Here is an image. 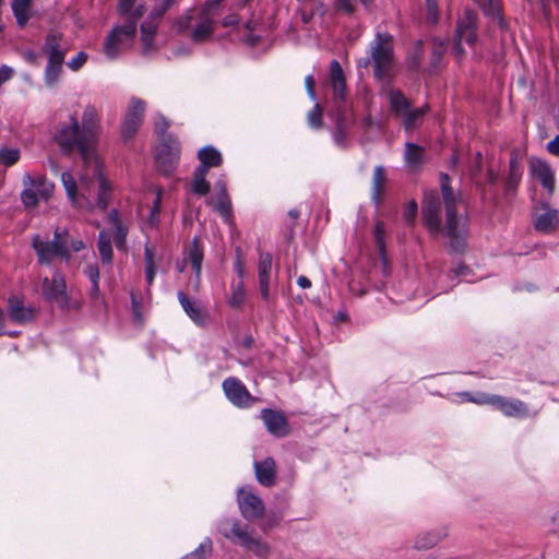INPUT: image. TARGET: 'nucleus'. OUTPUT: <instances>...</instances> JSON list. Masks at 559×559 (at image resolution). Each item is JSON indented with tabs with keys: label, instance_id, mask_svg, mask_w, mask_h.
Listing matches in <instances>:
<instances>
[{
	"label": "nucleus",
	"instance_id": "nucleus-1",
	"mask_svg": "<svg viewBox=\"0 0 559 559\" xmlns=\"http://www.w3.org/2000/svg\"><path fill=\"white\" fill-rule=\"evenodd\" d=\"M100 133V115L94 105H86L81 121L76 116H70L69 121L61 123L53 136L63 154L78 151L83 160L80 188L70 173H63L61 181L72 205L86 211L95 207L105 211L112 194V185L105 177L103 162L97 154Z\"/></svg>",
	"mask_w": 559,
	"mask_h": 559
},
{
	"label": "nucleus",
	"instance_id": "nucleus-2",
	"mask_svg": "<svg viewBox=\"0 0 559 559\" xmlns=\"http://www.w3.org/2000/svg\"><path fill=\"white\" fill-rule=\"evenodd\" d=\"M441 192L445 211V225L441 224L442 203L437 192H426L421 214L425 226L432 236L440 234L450 238V248L457 253H462L466 247L465 233L459 228L456 205L462 201L461 193H455L450 186V178L447 174H441Z\"/></svg>",
	"mask_w": 559,
	"mask_h": 559
},
{
	"label": "nucleus",
	"instance_id": "nucleus-3",
	"mask_svg": "<svg viewBox=\"0 0 559 559\" xmlns=\"http://www.w3.org/2000/svg\"><path fill=\"white\" fill-rule=\"evenodd\" d=\"M370 58L359 60V67L373 66V74L378 80L390 76L394 68L393 36L388 32H378L369 46Z\"/></svg>",
	"mask_w": 559,
	"mask_h": 559
},
{
	"label": "nucleus",
	"instance_id": "nucleus-4",
	"mask_svg": "<svg viewBox=\"0 0 559 559\" xmlns=\"http://www.w3.org/2000/svg\"><path fill=\"white\" fill-rule=\"evenodd\" d=\"M177 33L190 29V38L194 43H204L211 38L215 31V20L197 13L195 8L189 9L179 16L174 24Z\"/></svg>",
	"mask_w": 559,
	"mask_h": 559
},
{
	"label": "nucleus",
	"instance_id": "nucleus-5",
	"mask_svg": "<svg viewBox=\"0 0 559 559\" xmlns=\"http://www.w3.org/2000/svg\"><path fill=\"white\" fill-rule=\"evenodd\" d=\"M23 186L21 201L27 210L35 209L41 201L47 202L55 190V185L43 175H24Z\"/></svg>",
	"mask_w": 559,
	"mask_h": 559
},
{
	"label": "nucleus",
	"instance_id": "nucleus-6",
	"mask_svg": "<svg viewBox=\"0 0 559 559\" xmlns=\"http://www.w3.org/2000/svg\"><path fill=\"white\" fill-rule=\"evenodd\" d=\"M43 296L55 302L60 309H79L81 304L72 300L67 292L66 278L60 272H55L51 278L45 277L41 284Z\"/></svg>",
	"mask_w": 559,
	"mask_h": 559
},
{
	"label": "nucleus",
	"instance_id": "nucleus-7",
	"mask_svg": "<svg viewBox=\"0 0 559 559\" xmlns=\"http://www.w3.org/2000/svg\"><path fill=\"white\" fill-rule=\"evenodd\" d=\"M478 15L475 11L466 9L463 15L457 20L453 52L461 59L464 56L462 43L465 41L469 46H474L477 40Z\"/></svg>",
	"mask_w": 559,
	"mask_h": 559
},
{
	"label": "nucleus",
	"instance_id": "nucleus-8",
	"mask_svg": "<svg viewBox=\"0 0 559 559\" xmlns=\"http://www.w3.org/2000/svg\"><path fill=\"white\" fill-rule=\"evenodd\" d=\"M32 246L36 251L38 262L41 264L50 263L56 257H62L67 260L70 259V252L67 242L62 238L58 228L55 230L53 240L44 241L38 235H35L32 239Z\"/></svg>",
	"mask_w": 559,
	"mask_h": 559
},
{
	"label": "nucleus",
	"instance_id": "nucleus-9",
	"mask_svg": "<svg viewBox=\"0 0 559 559\" xmlns=\"http://www.w3.org/2000/svg\"><path fill=\"white\" fill-rule=\"evenodd\" d=\"M135 35L134 21H127L124 25L114 27L104 43L105 55L110 59L116 58L123 48L132 44Z\"/></svg>",
	"mask_w": 559,
	"mask_h": 559
},
{
	"label": "nucleus",
	"instance_id": "nucleus-10",
	"mask_svg": "<svg viewBox=\"0 0 559 559\" xmlns=\"http://www.w3.org/2000/svg\"><path fill=\"white\" fill-rule=\"evenodd\" d=\"M145 107L144 100L136 97L131 98L121 126L120 134L123 142L130 141L136 134L143 122Z\"/></svg>",
	"mask_w": 559,
	"mask_h": 559
},
{
	"label": "nucleus",
	"instance_id": "nucleus-11",
	"mask_svg": "<svg viewBox=\"0 0 559 559\" xmlns=\"http://www.w3.org/2000/svg\"><path fill=\"white\" fill-rule=\"evenodd\" d=\"M222 386L227 399L238 407H248L257 402V397L252 396L237 378L229 377L225 379Z\"/></svg>",
	"mask_w": 559,
	"mask_h": 559
},
{
	"label": "nucleus",
	"instance_id": "nucleus-12",
	"mask_svg": "<svg viewBox=\"0 0 559 559\" xmlns=\"http://www.w3.org/2000/svg\"><path fill=\"white\" fill-rule=\"evenodd\" d=\"M260 418L264 423L266 430L277 438L286 437L290 433V427L285 414L282 411L263 408Z\"/></svg>",
	"mask_w": 559,
	"mask_h": 559
},
{
	"label": "nucleus",
	"instance_id": "nucleus-13",
	"mask_svg": "<svg viewBox=\"0 0 559 559\" xmlns=\"http://www.w3.org/2000/svg\"><path fill=\"white\" fill-rule=\"evenodd\" d=\"M219 532L224 537L238 543L243 548H247L254 538L238 520H223L219 524Z\"/></svg>",
	"mask_w": 559,
	"mask_h": 559
},
{
	"label": "nucleus",
	"instance_id": "nucleus-14",
	"mask_svg": "<svg viewBox=\"0 0 559 559\" xmlns=\"http://www.w3.org/2000/svg\"><path fill=\"white\" fill-rule=\"evenodd\" d=\"M481 402H489V405L496 406L508 417H526L528 416L527 405L520 400H509L501 395H491Z\"/></svg>",
	"mask_w": 559,
	"mask_h": 559
},
{
	"label": "nucleus",
	"instance_id": "nucleus-15",
	"mask_svg": "<svg viewBox=\"0 0 559 559\" xmlns=\"http://www.w3.org/2000/svg\"><path fill=\"white\" fill-rule=\"evenodd\" d=\"M181 151L180 142L175 136H169V143L163 144L162 151L156 156L158 168L164 174H169L179 159Z\"/></svg>",
	"mask_w": 559,
	"mask_h": 559
},
{
	"label": "nucleus",
	"instance_id": "nucleus-16",
	"mask_svg": "<svg viewBox=\"0 0 559 559\" xmlns=\"http://www.w3.org/2000/svg\"><path fill=\"white\" fill-rule=\"evenodd\" d=\"M37 310L34 307H27L21 297L14 295L8 299V314L9 318L17 323L25 324L33 321L36 317Z\"/></svg>",
	"mask_w": 559,
	"mask_h": 559
},
{
	"label": "nucleus",
	"instance_id": "nucleus-17",
	"mask_svg": "<svg viewBox=\"0 0 559 559\" xmlns=\"http://www.w3.org/2000/svg\"><path fill=\"white\" fill-rule=\"evenodd\" d=\"M241 514L247 520H255L262 516L264 512V503L260 497L241 491L238 499Z\"/></svg>",
	"mask_w": 559,
	"mask_h": 559
},
{
	"label": "nucleus",
	"instance_id": "nucleus-18",
	"mask_svg": "<svg viewBox=\"0 0 559 559\" xmlns=\"http://www.w3.org/2000/svg\"><path fill=\"white\" fill-rule=\"evenodd\" d=\"M448 537L447 526H439L429 531L420 532L414 539V548L417 550H429Z\"/></svg>",
	"mask_w": 559,
	"mask_h": 559
},
{
	"label": "nucleus",
	"instance_id": "nucleus-19",
	"mask_svg": "<svg viewBox=\"0 0 559 559\" xmlns=\"http://www.w3.org/2000/svg\"><path fill=\"white\" fill-rule=\"evenodd\" d=\"M257 480L264 487H272L276 483V463L273 457L257 461L253 464Z\"/></svg>",
	"mask_w": 559,
	"mask_h": 559
},
{
	"label": "nucleus",
	"instance_id": "nucleus-20",
	"mask_svg": "<svg viewBox=\"0 0 559 559\" xmlns=\"http://www.w3.org/2000/svg\"><path fill=\"white\" fill-rule=\"evenodd\" d=\"M530 168L532 176L538 179L542 186L551 194L555 190V176L550 166L546 162L535 158L531 160Z\"/></svg>",
	"mask_w": 559,
	"mask_h": 559
},
{
	"label": "nucleus",
	"instance_id": "nucleus-21",
	"mask_svg": "<svg viewBox=\"0 0 559 559\" xmlns=\"http://www.w3.org/2000/svg\"><path fill=\"white\" fill-rule=\"evenodd\" d=\"M272 269V254L269 252L260 253L258 263L260 294L264 300L270 298V274Z\"/></svg>",
	"mask_w": 559,
	"mask_h": 559
},
{
	"label": "nucleus",
	"instance_id": "nucleus-22",
	"mask_svg": "<svg viewBox=\"0 0 559 559\" xmlns=\"http://www.w3.org/2000/svg\"><path fill=\"white\" fill-rule=\"evenodd\" d=\"M62 34L50 33L47 35L43 50L50 61H64L66 49L61 47Z\"/></svg>",
	"mask_w": 559,
	"mask_h": 559
},
{
	"label": "nucleus",
	"instance_id": "nucleus-23",
	"mask_svg": "<svg viewBox=\"0 0 559 559\" xmlns=\"http://www.w3.org/2000/svg\"><path fill=\"white\" fill-rule=\"evenodd\" d=\"M107 219L109 224L114 227V242L118 250L126 251L127 250V235L128 227H126L120 219L119 213L117 210H112L108 213Z\"/></svg>",
	"mask_w": 559,
	"mask_h": 559
},
{
	"label": "nucleus",
	"instance_id": "nucleus-24",
	"mask_svg": "<svg viewBox=\"0 0 559 559\" xmlns=\"http://www.w3.org/2000/svg\"><path fill=\"white\" fill-rule=\"evenodd\" d=\"M558 223L557 210L545 206L543 207V212L537 214L534 226L538 231L550 233L557 228Z\"/></svg>",
	"mask_w": 559,
	"mask_h": 559
},
{
	"label": "nucleus",
	"instance_id": "nucleus-25",
	"mask_svg": "<svg viewBox=\"0 0 559 559\" xmlns=\"http://www.w3.org/2000/svg\"><path fill=\"white\" fill-rule=\"evenodd\" d=\"M198 157L201 164L197 169L204 170L205 173H209V169L212 167L221 166L223 163L222 154L213 146L201 148L198 153Z\"/></svg>",
	"mask_w": 559,
	"mask_h": 559
},
{
	"label": "nucleus",
	"instance_id": "nucleus-26",
	"mask_svg": "<svg viewBox=\"0 0 559 559\" xmlns=\"http://www.w3.org/2000/svg\"><path fill=\"white\" fill-rule=\"evenodd\" d=\"M178 299L191 320L198 324H203L206 321V312L198 302L190 300L182 292L178 293Z\"/></svg>",
	"mask_w": 559,
	"mask_h": 559
},
{
	"label": "nucleus",
	"instance_id": "nucleus-27",
	"mask_svg": "<svg viewBox=\"0 0 559 559\" xmlns=\"http://www.w3.org/2000/svg\"><path fill=\"white\" fill-rule=\"evenodd\" d=\"M522 170L519 156L515 153L511 154L509 163V174L506 178L507 193L514 192L521 181Z\"/></svg>",
	"mask_w": 559,
	"mask_h": 559
},
{
	"label": "nucleus",
	"instance_id": "nucleus-28",
	"mask_svg": "<svg viewBox=\"0 0 559 559\" xmlns=\"http://www.w3.org/2000/svg\"><path fill=\"white\" fill-rule=\"evenodd\" d=\"M386 174L383 166H377L373 170L371 198L379 205L386 186Z\"/></svg>",
	"mask_w": 559,
	"mask_h": 559
},
{
	"label": "nucleus",
	"instance_id": "nucleus-29",
	"mask_svg": "<svg viewBox=\"0 0 559 559\" xmlns=\"http://www.w3.org/2000/svg\"><path fill=\"white\" fill-rule=\"evenodd\" d=\"M389 103L395 117L402 118L411 109V103L406 96L399 90L389 92Z\"/></svg>",
	"mask_w": 559,
	"mask_h": 559
},
{
	"label": "nucleus",
	"instance_id": "nucleus-30",
	"mask_svg": "<svg viewBox=\"0 0 559 559\" xmlns=\"http://www.w3.org/2000/svg\"><path fill=\"white\" fill-rule=\"evenodd\" d=\"M203 257L204 252L200 238L194 237L188 249V261L191 263L198 281L201 274Z\"/></svg>",
	"mask_w": 559,
	"mask_h": 559
},
{
	"label": "nucleus",
	"instance_id": "nucleus-31",
	"mask_svg": "<svg viewBox=\"0 0 559 559\" xmlns=\"http://www.w3.org/2000/svg\"><path fill=\"white\" fill-rule=\"evenodd\" d=\"M404 157H405V162H406L408 167H411L413 169H417L425 162V151H424V147H421V146H419V145H417L415 143L407 142L405 144Z\"/></svg>",
	"mask_w": 559,
	"mask_h": 559
},
{
	"label": "nucleus",
	"instance_id": "nucleus-32",
	"mask_svg": "<svg viewBox=\"0 0 559 559\" xmlns=\"http://www.w3.org/2000/svg\"><path fill=\"white\" fill-rule=\"evenodd\" d=\"M217 185H218L219 189H218L217 199L214 204V207L226 221H229L231 217L230 198L227 193L225 183L218 182Z\"/></svg>",
	"mask_w": 559,
	"mask_h": 559
},
{
	"label": "nucleus",
	"instance_id": "nucleus-33",
	"mask_svg": "<svg viewBox=\"0 0 559 559\" xmlns=\"http://www.w3.org/2000/svg\"><path fill=\"white\" fill-rule=\"evenodd\" d=\"M429 106L425 105L420 108L416 109H409L405 115L402 117V124L405 128V130H413L419 126V123L423 121L425 115L428 112Z\"/></svg>",
	"mask_w": 559,
	"mask_h": 559
},
{
	"label": "nucleus",
	"instance_id": "nucleus-34",
	"mask_svg": "<svg viewBox=\"0 0 559 559\" xmlns=\"http://www.w3.org/2000/svg\"><path fill=\"white\" fill-rule=\"evenodd\" d=\"M97 248L103 263L110 264L114 258L110 235L102 229L98 235Z\"/></svg>",
	"mask_w": 559,
	"mask_h": 559
},
{
	"label": "nucleus",
	"instance_id": "nucleus-35",
	"mask_svg": "<svg viewBox=\"0 0 559 559\" xmlns=\"http://www.w3.org/2000/svg\"><path fill=\"white\" fill-rule=\"evenodd\" d=\"M32 0H13L12 11L20 27H24L29 20Z\"/></svg>",
	"mask_w": 559,
	"mask_h": 559
},
{
	"label": "nucleus",
	"instance_id": "nucleus-36",
	"mask_svg": "<svg viewBox=\"0 0 559 559\" xmlns=\"http://www.w3.org/2000/svg\"><path fill=\"white\" fill-rule=\"evenodd\" d=\"M486 15L497 20L499 27L506 28V22L500 14V4L498 0H476Z\"/></svg>",
	"mask_w": 559,
	"mask_h": 559
},
{
	"label": "nucleus",
	"instance_id": "nucleus-37",
	"mask_svg": "<svg viewBox=\"0 0 559 559\" xmlns=\"http://www.w3.org/2000/svg\"><path fill=\"white\" fill-rule=\"evenodd\" d=\"M155 253L153 247L150 245H145L144 248V260H145V277L147 281V284L151 285L154 281L155 273H156V266H155Z\"/></svg>",
	"mask_w": 559,
	"mask_h": 559
},
{
	"label": "nucleus",
	"instance_id": "nucleus-38",
	"mask_svg": "<svg viewBox=\"0 0 559 559\" xmlns=\"http://www.w3.org/2000/svg\"><path fill=\"white\" fill-rule=\"evenodd\" d=\"M158 26V22L152 19H147L145 22L141 25V35H142V41L145 46V48H150L153 44L154 36L156 34V29Z\"/></svg>",
	"mask_w": 559,
	"mask_h": 559
},
{
	"label": "nucleus",
	"instance_id": "nucleus-39",
	"mask_svg": "<svg viewBox=\"0 0 559 559\" xmlns=\"http://www.w3.org/2000/svg\"><path fill=\"white\" fill-rule=\"evenodd\" d=\"M207 173L195 169L193 174L192 190L199 195H206L210 191V183L206 181Z\"/></svg>",
	"mask_w": 559,
	"mask_h": 559
},
{
	"label": "nucleus",
	"instance_id": "nucleus-40",
	"mask_svg": "<svg viewBox=\"0 0 559 559\" xmlns=\"http://www.w3.org/2000/svg\"><path fill=\"white\" fill-rule=\"evenodd\" d=\"M64 61H50L48 60V64L45 71V81L48 86H53L61 74L62 64Z\"/></svg>",
	"mask_w": 559,
	"mask_h": 559
},
{
	"label": "nucleus",
	"instance_id": "nucleus-41",
	"mask_svg": "<svg viewBox=\"0 0 559 559\" xmlns=\"http://www.w3.org/2000/svg\"><path fill=\"white\" fill-rule=\"evenodd\" d=\"M246 549L260 558H266L271 552L269 544L257 537L252 539Z\"/></svg>",
	"mask_w": 559,
	"mask_h": 559
},
{
	"label": "nucleus",
	"instance_id": "nucleus-42",
	"mask_svg": "<svg viewBox=\"0 0 559 559\" xmlns=\"http://www.w3.org/2000/svg\"><path fill=\"white\" fill-rule=\"evenodd\" d=\"M354 121L353 114L345 106L338 105L336 110L335 127L349 128Z\"/></svg>",
	"mask_w": 559,
	"mask_h": 559
},
{
	"label": "nucleus",
	"instance_id": "nucleus-43",
	"mask_svg": "<svg viewBox=\"0 0 559 559\" xmlns=\"http://www.w3.org/2000/svg\"><path fill=\"white\" fill-rule=\"evenodd\" d=\"M212 542L206 539L194 551L186 555L183 559H206L212 552Z\"/></svg>",
	"mask_w": 559,
	"mask_h": 559
},
{
	"label": "nucleus",
	"instance_id": "nucleus-44",
	"mask_svg": "<svg viewBox=\"0 0 559 559\" xmlns=\"http://www.w3.org/2000/svg\"><path fill=\"white\" fill-rule=\"evenodd\" d=\"M169 126V121L164 116L157 117L155 121V132L163 142V144L169 143V136H173L167 132Z\"/></svg>",
	"mask_w": 559,
	"mask_h": 559
},
{
	"label": "nucleus",
	"instance_id": "nucleus-45",
	"mask_svg": "<svg viewBox=\"0 0 559 559\" xmlns=\"http://www.w3.org/2000/svg\"><path fill=\"white\" fill-rule=\"evenodd\" d=\"M445 52L444 43L435 38L432 40V51H431V66L437 68L441 62L443 55Z\"/></svg>",
	"mask_w": 559,
	"mask_h": 559
},
{
	"label": "nucleus",
	"instance_id": "nucleus-46",
	"mask_svg": "<svg viewBox=\"0 0 559 559\" xmlns=\"http://www.w3.org/2000/svg\"><path fill=\"white\" fill-rule=\"evenodd\" d=\"M20 158V151L15 148H2L0 150V162L4 166L14 165Z\"/></svg>",
	"mask_w": 559,
	"mask_h": 559
},
{
	"label": "nucleus",
	"instance_id": "nucleus-47",
	"mask_svg": "<svg viewBox=\"0 0 559 559\" xmlns=\"http://www.w3.org/2000/svg\"><path fill=\"white\" fill-rule=\"evenodd\" d=\"M221 0H206L200 9H195L197 13L212 17L215 20L216 9L219 7Z\"/></svg>",
	"mask_w": 559,
	"mask_h": 559
},
{
	"label": "nucleus",
	"instance_id": "nucleus-48",
	"mask_svg": "<svg viewBox=\"0 0 559 559\" xmlns=\"http://www.w3.org/2000/svg\"><path fill=\"white\" fill-rule=\"evenodd\" d=\"M221 0H206L200 9H195L197 13L212 17L215 20L216 9L219 7Z\"/></svg>",
	"mask_w": 559,
	"mask_h": 559
},
{
	"label": "nucleus",
	"instance_id": "nucleus-49",
	"mask_svg": "<svg viewBox=\"0 0 559 559\" xmlns=\"http://www.w3.org/2000/svg\"><path fill=\"white\" fill-rule=\"evenodd\" d=\"M384 223L383 222H377L373 228V237L376 240V243L379 248V251L381 255H384V249H385V242H384Z\"/></svg>",
	"mask_w": 559,
	"mask_h": 559
},
{
	"label": "nucleus",
	"instance_id": "nucleus-50",
	"mask_svg": "<svg viewBox=\"0 0 559 559\" xmlns=\"http://www.w3.org/2000/svg\"><path fill=\"white\" fill-rule=\"evenodd\" d=\"M308 122L314 129H321L323 126L322 108L316 104L312 110L308 114Z\"/></svg>",
	"mask_w": 559,
	"mask_h": 559
},
{
	"label": "nucleus",
	"instance_id": "nucleus-51",
	"mask_svg": "<svg viewBox=\"0 0 559 559\" xmlns=\"http://www.w3.org/2000/svg\"><path fill=\"white\" fill-rule=\"evenodd\" d=\"M345 79L344 71L337 60H332L330 63V74L329 80L330 84H334L336 82H341Z\"/></svg>",
	"mask_w": 559,
	"mask_h": 559
},
{
	"label": "nucleus",
	"instance_id": "nucleus-52",
	"mask_svg": "<svg viewBox=\"0 0 559 559\" xmlns=\"http://www.w3.org/2000/svg\"><path fill=\"white\" fill-rule=\"evenodd\" d=\"M417 203L412 200L408 202L403 211V217L407 224H413L417 215Z\"/></svg>",
	"mask_w": 559,
	"mask_h": 559
},
{
	"label": "nucleus",
	"instance_id": "nucleus-53",
	"mask_svg": "<svg viewBox=\"0 0 559 559\" xmlns=\"http://www.w3.org/2000/svg\"><path fill=\"white\" fill-rule=\"evenodd\" d=\"M427 17L431 23L439 20L438 0H426Z\"/></svg>",
	"mask_w": 559,
	"mask_h": 559
},
{
	"label": "nucleus",
	"instance_id": "nucleus-54",
	"mask_svg": "<svg viewBox=\"0 0 559 559\" xmlns=\"http://www.w3.org/2000/svg\"><path fill=\"white\" fill-rule=\"evenodd\" d=\"M349 128L335 127V131L333 134L335 143L341 147H346L348 145L347 134Z\"/></svg>",
	"mask_w": 559,
	"mask_h": 559
},
{
	"label": "nucleus",
	"instance_id": "nucleus-55",
	"mask_svg": "<svg viewBox=\"0 0 559 559\" xmlns=\"http://www.w3.org/2000/svg\"><path fill=\"white\" fill-rule=\"evenodd\" d=\"M170 8L171 5L164 0L152 10L148 17L158 22Z\"/></svg>",
	"mask_w": 559,
	"mask_h": 559
},
{
	"label": "nucleus",
	"instance_id": "nucleus-56",
	"mask_svg": "<svg viewBox=\"0 0 559 559\" xmlns=\"http://www.w3.org/2000/svg\"><path fill=\"white\" fill-rule=\"evenodd\" d=\"M333 90V95L336 100L344 102L346 97V80H342L341 82H336L331 85Z\"/></svg>",
	"mask_w": 559,
	"mask_h": 559
},
{
	"label": "nucleus",
	"instance_id": "nucleus-57",
	"mask_svg": "<svg viewBox=\"0 0 559 559\" xmlns=\"http://www.w3.org/2000/svg\"><path fill=\"white\" fill-rule=\"evenodd\" d=\"M245 297H246V294H245V290L242 287H237L234 292H233V295L230 297V300H229V304L231 307H240L243 301H245Z\"/></svg>",
	"mask_w": 559,
	"mask_h": 559
},
{
	"label": "nucleus",
	"instance_id": "nucleus-58",
	"mask_svg": "<svg viewBox=\"0 0 559 559\" xmlns=\"http://www.w3.org/2000/svg\"><path fill=\"white\" fill-rule=\"evenodd\" d=\"M87 60V55L83 51L79 52L75 58H73L69 63V68L73 71H78Z\"/></svg>",
	"mask_w": 559,
	"mask_h": 559
},
{
	"label": "nucleus",
	"instance_id": "nucleus-59",
	"mask_svg": "<svg viewBox=\"0 0 559 559\" xmlns=\"http://www.w3.org/2000/svg\"><path fill=\"white\" fill-rule=\"evenodd\" d=\"M459 395L461 397H463L465 401L472 402L475 404H489V402H481V401L485 400L486 397H491L490 394H480L479 396L474 397L469 392H462V393H459Z\"/></svg>",
	"mask_w": 559,
	"mask_h": 559
},
{
	"label": "nucleus",
	"instance_id": "nucleus-60",
	"mask_svg": "<svg viewBox=\"0 0 559 559\" xmlns=\"http://www.w3.org/2000/svg\"><path fill=\"white\" fill-rule=\"evenodd\" d=\"M336 8L345 11L346 13H353L355 11L354 0H336Z\"/></svg>",
	"mask_w": 559,
	"mask_h": 559
},
{
	"label": "nucleus",
	"instance_id": "nucleus-61",
	"mask_svg": "<svg viewBox=\"0 0 559 559\" xmlns=\"http://www.w3.org/2000/svg\"><path fill=\"white\" fill-rule=\"evenodd\" d=\"M85 274L92 283L99 282V269L96 264H91L86 267Z\"/></svg>",
	"mask_w": 559,
	"mask_h": 559
},
{
	"label": "nucleus",
	"instance_id": "nucleus-62",
	"mask_svg": "<svg viewBox=\"0 0 559 559\" xmlns=\"http://www.w3.org/2000/svg\"><path fill=\"white\" fill-rule=\"evenodd\" d=\"M14 74V70L8 66H2L0 68V86L9 81Z\"/></svg>",
	"mask_w": 559,
	"mask_h": 559
},
{
	"label": "nucleus",
	"instance_id": "nucleus-63",
	"mask_svg": "<svg viewBox=\"0 0 559 559\" xmlns=\"http://www.w3.org/2000/svg\"><path fill=\"white\" fill-rule=\"evenodd\" d=\"M23 58L31 64L37 66L39 61V55L34 50H25L22 52Z\"/></svg>",
	"mask_w": 559,
	"mask_h": 559
},
{
	"label": "nucleus",
	"instance_id": "nucleus-64",
	"mask_svg": "<svg viewBox=\"0 0 559 559\" xmlns=\"http://www.w3.org/2000/svg\"><path fill=\"white\" fill-rule=\"evenodd\" d=\"M547 151L552 155L559 156V135L547 144Z\"/></svg>",
	"mask_w": 559,
	"mask_h": 559
}]
</instances>
